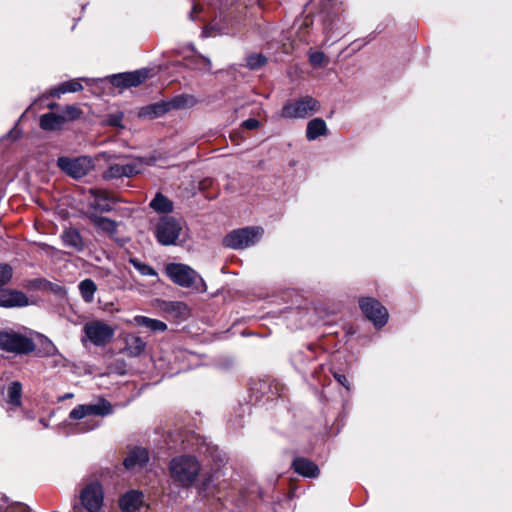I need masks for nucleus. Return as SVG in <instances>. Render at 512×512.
<instances>
[{
    "mask_svg": "<svg viewBox=\"0 0 512 512\" xmlns=\"http://www.w3.org/2000/svg\"><path fill=\"white\" fill-rule=\"evenodd\" d=\"M264 233L263 228L249 226L228 233L223 239V245L231 249H245L255 245Z\"/></svg>",
    "mask_w": 512,
    "mask_h": 512,
    "instance_id": "423d86ee",
    "label": "nucleus"
},
{
    "mask_svg": "<svg viewBox=\"0 0 512 512\" xmlns=\"http://www.w3.org/2000/svg\"><path fill=\"white\" fill-rule=\"evenodd\" d=\"M211 61L209 58L207 57H204L202 55H197L195 57V65H194V68L195 69H199V70H206V71H210L211 70Z\"/></svg>",
    "mask_w": 512,
    "mask_h": 512,
    "instance_id": "58836bf2",
    "label": "nucleus"
},
{
    "mask_svg": "<svg viewBox=\"0 0 512 512\" xmlns=\"http://www.w3.org/2000/svg\"><path fill=\"white\" fill-rule=\"evenodd\" d=\"M22 396V385L19 381H14L7 387L6 401L11 406H20Z\"/></svg>",
    "mask_w": 512,
    "mask_h": 512,
    "instance_id": "c85d7f7f",
    "label": "nucleus"
},
{
    "mask_svg": "<svg viewBox=\"0 0 512 512\" xmlns=\"http://www.w3.org/2000/svg\"><path fill=\"white\" fill-rule=\"evenodd\" d=\"M333 375L340 385L345 387L347 390H350V383L345 375L338 372H335Z\"/></svg>",
    "mask_w": 512,
    "mask_h": 512,
    "instance_id": "a19ab883",
    "label": "nucleus"
},
{
    "mask_svg": "<svg viewBox=\"0 0 512 512\" xmlns=\"http://www.w3.org/2000/svg\"><path fill=\"white\" fill-rule=\"evenodd\" d=\"M36 345L32 338L11 328L0 329V350L15 355L33 352Z\"/></svg>",
    "mask_w": 512,
    "mask_h": 512,
    "instance_id": "7ed1b4c3",
    "label": "nucleus"
},
{
    "mask_svg": "<svg viewBox=\"0 0 512 512\" xmlns=\"http://www.w3.org/2000/svg\"><path fill=\"white\" fill-rule=\"evenodd\" d=\"M149 461L148 450L142 447H136L131 450L124 459V466L128 470L143 468Z\"/></svg>",
    "mask_w": 512,
    "mask_h": 512,
    "instance_id": "dca6fc26",
    "label": "nucleus"
},
{
    "mask_svg": "<svg viewBox=\"0 0 512 512\" xmlns=\"http://www.w3.org/2000/svg\"><path fill=\"white\" fill-rule=\"evenodd\" d=\"M65 123V116L56 113H46L40 117V127L43 130L55 131Z\"/></svg>",
    "mask_w": 512,
    "mask_h": 512,
    "instance_id": "4be33fe9",
    "label": "nucleus"
},
{
    "mask_svg": "<svg viewBox=\"0 0 512 512\" xmlns=\"http://www.w3.org/2000/svg\"><path fill=\"white\" fill-rule=\"evenodd\" d=\"M328 133L326 122L322 118H314L307 123L306 138L309 141H314L320 136H325Z\"/></svg>",
    "mask_w": 512,
    "mask_h": 512,
    "instance_id": "aec40b11",
    "label": "nucleus"
},
{
    "mask_svg": "<svg viewBox=\"0 0 512 512\" xmlns=\"http://www.w3.org/2000/svg\"><path fill=\"white\" fill-rule=\"evenodd\" d=\"M40 423L43 425V427L48 426L44 419H40Z\"/></svg>",
    "mask_w": 512,
    "mask_h": 512,
    "instance_id": "a18cd8bd",
    "label": "nucleus"
},
{
    "mask_svg": "<svg viewBox=\"0 0 512 512\" xmlns=\"http://www.w3.org/2000/svg\"><path fill=\"white\" fill-rule=\"evenodd\" d=\"M51 349H52L53 351H56L55 346H54V345H52V344H51Z\"/></svg>",
    "mask_w": 512,
    "mask_h": 512,
    "instance_id": "09e8293b",
    "label": "nucleus"
},
{
    "mask_svg": "<svg viewBox=\"0 0 512 512\" xmlns=\"http://www.w3.org/2000/svg\"><path fill=\"white\" fill-rule=\"evenodd\" d=\"M120 118L119 117H115L113 119L110 120V123L112 125H118V122H119Z\"/></svg>",
    "mask_w": 512,
    "mask_h": 512,
    "instance_id": "c03bdc74",
    "label": "nucleus"
},
{
    "mask_svg": "<svg viewBox=\"0 0 512 512\" xmlns=\"http://www.w3.org/2000/svg\"><path fill=\"white\" fill-rule=\"evenodd\" d=\"M201 10L200 6L197 4H194L192 7V11L189 14L190 19L194 20V15L198 13Z\"/></svg>",
    "mask_w": 512,
    "mask_h": 512,
    "instance_id": "37998d69",
    "label": "nucleus"
},
{
    "mask_svg": "<svg viewBox=\"0 0 512 512\" xmlns=\"http://www.w3.org/2000/svg\"><path fill=\"white\" fill-rule=\"evenodd\" d=\"M144 505V494L138 490H130L119 499L122 512H137Z\"/></svg>",
    "mask_w": 512,
    "mask_h": 512,
    "instance_id": "2eb2a0df",
    "label": "nucleus"
},
{
    "mask_svg": "<svg viewBox=\"0 0 512 512\" xmlns=\"http://www.w3.org/2000/svg\"><path fill=\"white\" fill-rule=\"evenodd\" d=\"M0 512H28L27 507L22 504H9L6 496L0 497Z\"/></svg>",
    "mask_w": 512,
    "mask_h": 512,
    "instance_id": "72a5a7b5",
    "label": "nucleus"
},
{
    "mask_svg": "<svg viewBox=\"0 0 512 512\" xmlns=\"http://www.w3.org/2000/svg\"><path fill=\"white\" fill-rule=\"evenodd\" d=\"M113 413L111 403L105 399H99L96 403L82 404L73 408L69 417L73 420H82L76 425L78 432H88L99 426V421L91 419V416L105 417Z\"/></svg>",
    "mask_w": 512,
    "mask_h": 512,
    "instance_id": "f257e3e1",
    "label": "nucleus"
},
{
    "mask_svg": "<svg viewBox=\"0 0 512 512\" xmlns=\"http://www.w3.org/2000/svg\"><path fill=\"white\" fill-rule=\"evenodd\" d=\"M149 206L157 213L167 214L173 211V202L160 192L156 193Z\"/></svg>",
    "mask_w": 512,
    "mask_h": 512,
    "instance_id": "b1692460",
    "label": "nucleus"
},
{
    "mask_svg": "<svg viewBox=\"0 0 512 512\" xmlns=\"http://www.w3.org/2000/svg\"><path fill=\"white\" fill-rule=\"evenodd\" d=\"M93 200L90 202V207L99 212H109L112 210L110 203L111 197L108 192L104 190H91Z\"/></svg>",
    "mask_w": 512,
    "mask_h": 512,
    "instance_id": "6ab92c4d",
    "label": "nucleus"
},
{
    "mask_svg": "<svg viewBox=\"0 0 512 512\" xmlns=\"http://www.w3.org/2000/svg\"><path fill=\"white\" fill-rule=\"evenodd\" d=\"M78 287L84 302H93L95 293L97 291L96 283L92 279L86 278L79 283Z\"/></svg>",
    "mask_w": 512,
    "mask_h": 512,
    "instance_id": "bb28decb",
    "label": "nucleus"
},
{
    "mask_svg": "<svg viewBox=\"0 0 512 512\" xmlns=\"http://www.w3.org/2000/svg\"><path fill=\"white\" fill-rule=\"evenodd\" d=\"M148 75L149 71L146 69L115 74L111 77V83L116 87H136L143 83L148 78Z\"/></svg>",
    "mask_w": 512,
    "mask_h": 512,
    "instance_id": "f8f14e48",
    "label": "nucleus"
},
{
    "mask_svg": "<svg viewBox=\"0 0 512 512\" xmlns=\"http://www.w3.org/2000/svg\"><path fill=\"white\" fill-rule=\"evenodd\" d=\"M81 110L73 105H69L65 108L61 116H65V122L66 121H73L80 117Z\"/></svg>",
    "mask_w": 512,
    "mask_h": 512,
    "instance_id": "e433bc0d",
    "label": "nucleus"
},
{
    "mask_svg": "<svg viewBox=\"0 0 512 512\" xmlns=\"http://www.w3.org/2000/svg\"><path fill=\"white\" fill-rule=\"evenodd\" d=\"M129 263L142 275V276H151L157 277L158 274L156 270L150 265L141 262L136 258H130Z\"/></svg>",
    "mask_w": 512,
    "mask_h": 512,
    "instance_id": "473e14b6",
    "label": "nucleus"
},
{
    "mask_svg": "<svg viewBox=\"0 0 512 512\" xmlns=\"http://www.w3.org/2000/svg\"><path fill=\"white\" fill-rule=\"evenodd\" d=\"M218 34H223V31L216 27V25L206 26L202 31L204 37H214Z\"/></svg>",
    "mask_w": 512,
    "mask_h": 512,
    "instance_id": "ea45409f",
    "label": "nucleus"
},
{
    "mask_svg": "<svg viewBox=\"0 0 512 512\" xmlns=\"http://www.w3.org/2000/svg\"><path fill=\"white\" fill-rule=\"evenodd\" d=\"M309 61L313 67H321L328 63V60L323 52H313L309 56Z\"/></svg>",
    "mask_w": 512,
    "mask_h": 512,
    "instance_id": "4c0bfd02",
    "label": "nucleus"
},
{
    "mask_svg": "<svg viewBox=\"0 0 512 512\" xmlns=\"http://www.w3.org/2000/svg\"><path fill=\"white\" fill-rule=\"evenodd\" d=\"M183 231V222L172 216L160 218L155 227V237L163 246L177 245Z\"/></svg>",
    "mask_w": 512,
    "mask_h": 512,
    "instance_id": "0eeeda50",
    "label": "nucleus"
},
{
    "mask_svg": "<svg viewBox=\"0 0 512 512\" xmlns=\"http://www.w3.org/2000/svg\"><path fill=\"white\" fill-rule=\"evenodd\" d=\"M146 344L139 336H129L126 339L125 351L128 355L139 356L145 349Z\"/></svg>",
    "mask_w": 512,
    "mask_h": 512,
    "instance_id": "cd10ccee",
    "label": "nucleus"
},
{
    "mask_svg": "<svg viewBox=\"0 0 512 512\" xmlns=\"http://www.w3.org/2000/svg\"><path fill=\"white\" fill-rule=\"evenodd\" d=\"M166 274L170 280L185 288H194L197 291H205V283L200 275L190 266L181 263H169L166 265Z\"/></svg>",
    "mask_w": 512,
    "mask_h": 512,
    "instance_id": "20e7f679",
    "label": "nucleus"
},
{
    "mask_svg": "<svg viewBox=\"0 0 512 512\" xmlns=\"http://www.w3.org/2000/svg\"><path fill=\"white\" fill-rule=\"evenodd\" d=\"M15 131L14 130H11L9 133H8V137H12L14 135Z\"/></svg>",
    "mask_w": 512,
    "mask_h": 512,
    "instance_id": "49530a36",
    "label": "nucleus"
},
{
    "mask_svg": "<svg viewBox=\"0 0 512 512\" xmlns=\"http://www.w3.org/2000/svg\"><path fill=\"white\" fill-rule=\"evenodd\" d=\"M320 108L321 106L317 99L312 96H304L286 102L280 111V117L284 119H304L317 113Z\"/></svg>",
    "mask_w": 512,
    "mask_h": 512,
    "instance_id": "39448f33",
    "label": "nucleus"
},
{
    "mask_svg": "<svg viewBox=\"0 0 512 512\" xmlns=\"http://www.w3.org/2000/svg\"><path fill=\"white\" fill-rule=\"evenodd\" d=\"M71 397H72V394H67V395H65L63 398H64V399H67V398H71Z\"/></svg>",
    "mask_w": 512,
    "mask_h": 512,
    "instance_id": "de8ad7c7",
    "label": "nucleus"
},
{
    "mask_svg": "<svg viewBox=\"0 0 512 512\" xmlns=\"http://www.w3.org/2000/svg\"><path fill=\"white\" fill-rule=\"evenodd\" d=\"M13 277V268L7 263H0V290L9 284Z\"/></svg>",
    "mask_w": 512,
    "mask_h": 512,
    "instance_id": "f704fd0d",
    "label": "nucleus"
},
{
    "mask_svg": "<svg viewBox=\"0 0 512 512\" xmlns=\"http://www.w3.org/2000/svg\"><path fill=\"white\" fill-rule=\"evenodd\" d=\"M243 126L249 130H253L259 126V121L253 118H249L243 122Z\"/></svg>",
    "mask_w": 512,
    "mask_h": 512,
    "instance_id": "79ce46f5",
    "label": "nucleus"
},
{
    "mask_svg": "<svg viewBox=\"0 0 512 512\" xmlns=\"http://www.w3.org/2000/svg\"><path fill=\"white\" fill-rule=\"evenodd\" d=\"M200 468V464L195 457L186 455L173 458L169 466L173 480L184 487L193 484Z\"/></svg>",
    "mask_w": 512,
    "mask_h": 512,
    "instance_id": "f03ea898",
    "label": "nucleus"
},
{
    "mask_svg": "<svg viewBox=\"0 0 512 512\" xmlns=\"http://www.w3.org/2000/svg\"><path fill=\"white\" fill-rule=\"evenodd\" d=\"M104 493L101 484L97 481L91 482L81 491V505H75L73 512H99L103 505Z\"/></svg>",
    "mask_w": 512,
    "mask_h": 512,
    "instance_id": "6e6552de",
    "label": "nucleus"
},
{
    "mask_svg": "<svg viewBox=\"0 0 512 512\" xmlns=\"http://www.w3.org/2000/svg\"><path fill=\"white\" fill-rule=\"evenodd\" d=\"M294 471L304 477L315 478L319 475L318 466L309 459L297 457L292 462Z\"/></svg>",
    "mask_w": 512,
    "mask_h": 512,
    "instance_id": "f3484780",
    "label": "nucleus"
},
{
    "mask_svg": "<svg viewBox=\"0 0 512 512\" xmlns=\"http://www.w3.org/2000/svg\"><path fill=\"white\" fill-rule=\"evenodd\" d=\"M61 239L66 247L72 248L76 252H81L84 249V241L77 228H66L61 235Z\"/></svg>",
    "mask_w": 512,
    "mask_h": 512,
    "instance_id": "a211bd4d",
    "label": "nucleus"
},
{
    "mask_svg": "<svg viewBox=\"0 0 512 512\" xmlns=\"http://www.w3.org/2000/svg\"><path fill=\"white\" fill-rule=\"evenodd\" d=\"M134 322L135 324L139 326H144L150 329L151 331L163 332L167 329V325L164 322L146 316H136L134 317Z\"/></svg>",
    "mask_w": 512,
    "mask_h": 512,
    "instance_id": "c756f323",
    "label": "nucleus"
},
{
    "mask_svg": "<svg viewBox=\"0 0 512 512\" xmlns=\"http://www.w3.org/2000/svg\"><path fill=\"white\" fill-rule=\"evenodd\" d=\"M83 89L82 84L79 80L73 79L67 82L60 84L58 87H55L49 91V96L51 97H60L61 94L70 92H78Z\"/></svg>",
    "mask_w": 512,
    "mask_h": 512,
    "instance_id": "a878e982",
    "label": "nucleus"
},
{
    "mask_svg": "<svg viewBox=\"0 0 512 512\" xmlns=\"http://www.w3.org/2000/svg\"><path fill=\"white\" fill-rule=\"evenodd\" d=\"M29 304L28 297L21 291L15 289L0 290V307L16 308L25 307Z\"/></svg>",
    "mask_w": 512,
    "mask_h": 512,
    "instance_id": "4468645a",
    "label": "nucleus"
},
{
    "mask_svg": "<svg viewBox=\"0 0 512 512\" xmlns=\"http://www.w3.org/2000/svg\"><path fill=\"white\" fill-rule=\"evenodd\" d=\"M247 67L255 70L266 64V57L262 54H251L246 58Z\"/></svg>",
    "mask_w": 512,
    "mask_h": 512,
    "instance_id": "c9c22d12",
    "label": "nucleus"
},
{
    "mask_svg": "<svg viewBox=\"0 0 512 512\" xmlns=\"http://www.w3.org/2000/svg\"><path fill=\"white\" fill-rule=\"evenodd\" d=\"M139 173V166L136 162L126 164H112L102 174L105 180H114L122 177L130 178Z\"/></svg>",
    "mask_w": 512,
    "mask_h": 512,
    "instance_id": "ddd939ff",
    "label": "nucleus"
},
{
    "mask_svg": "<svg viewBox=\"0 0 512 512\" xmlns=\"http://www.w3.org/2000/svg\"><path fill=\"white\" fill-rule=\"evenodd\" d=\"M165 311L174 318L185 319L189 315V309L183 302H169L165 305Z\"/></svg>",
    "mask_w": 512,
    "mask_h": 512,
    "instance_id": "7c9ffc66",
    "label": "nucleus"
},
{
    "mask_svg": "<svg viewBox=\"0 0 512 512\" xmlns=\"http://www.w3.org/2000/svg\"><path fill=\"white\" fill-rule=\"evenodd\" d=\"M359 306L375 327L381 328L387 323L388 311L378 300L369 297L362 298L359 301Z\"/></svg>",
    "mask_w": 512,
    "mask_h": 512,
    "instance_id": "9b49d317",
    "label": "nucleus"
},
{
    "mask_svg": "<svg viewBox=\"0 0 512 512\" xmlns=\"http://www.w3.org/2000/svg\"><path fill=\"white\" fill-rule=\"evenodd\" d=\"M224 474L219 470L211 471L205 473L203 475L201 488L206 492H213L220 485V478H222Z\"/></svg>",
    "mask_w": 512,
    "mask_h": 512,
    "instance_id": "393cba45",
    "label": "nucleus"
},
{
    "mask_svg": "<svg viewBox=\"0 0 512 512\" xmlns=\"http://www.w3.org/2000/svg\"><path fill=\"white\" fill-rule=\"evenodd\" d=\"M83 332L95 346H105L113 338L115 330L103 321L94 320L84 325Z\"/></svg>",
    "mask_w": 512,
    "mask_h": 512,
    "instance_id": "1a4fd4ad",
    "label": "nucleus"
},
{
    "mask_svg": "<svg viewBox=\"0 0 512 512\" xmlns=\"http://www.w3.org/2000/svg\"><path fill=\"white\" fill-rule=\"evenodd\" d=\"M88 218L96 228L100 229L101 231L107 234L112 235L117 231L118 224L116 221L112 219L98 216L96 214H90Z\"/></svg>",
    "mask_w": 512,
    "mask_h": 512,
    "instance_id": "5701e85b",
    "label": "nucleus"
},
{
    "mask_svg": "<svg viewBox=\"0 0 512 512\" xmlns=\"http://www.w3.org/2000/svg\"><path fill=\"white\" fill-rule=\"evenodd\" d=\"M170 110L169 102H158L142 108L139 112V116L142 118L154 119L163 116Z\"/></svg>",
    "mask_w": 512,
    "mask_h": 512,
    "instance_id": "412c9836",
    "label": "nucleus"
},
{
    "mask_svg": "<svg viewBox=\"0 0 512 512\" xmlns=\"http://www.w3.org/2000/svg\"><path fill=\"white\" fill-rule=\"evenodd\" d=\"M57 165L69 176L79 179L89 173L92 168V160L85 156L78 158L60 157L57 160Z\"/></svg>",
    "mask_w": 512,
    "mask_h": 512,
    "instance_id": "9d476101",
    "label": "nucleus"
},
{
    "mask_svg": "<svg viewBox=\"0 0 512 512\" xmlns=\"http://www.w3.org/2000/svg\"><path fill=\"white\" fill-rule=\"evenodd\" d=\"M195 103V98L190 95H179L174 97L171 101H169L171 110L191 107L195 105Z\"/></svg>",
    "mask_w": 512,
    "mask_h": 512,
    "instance_id": "2f4dec72",
    "label": "nucleus"
}]
</instances>
